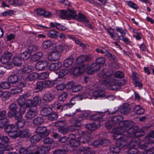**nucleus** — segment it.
I'll list each match as a JSON object with an SVG mask.
<instances>
[{"mask_svg": "<svg viewBox=\"0 0 154 154\" xmlns=\"http://www.w3.org/2000/svg\"><path fill=\"white\" fill-rule=\"evenodd\" d=\"M113 71L109 69H104L98 74V79L103 84L116 87L115 81L116 80L112 76Z\"/></svg>", "mask_w": 154, "mask_h": 154, "instance_id": "f257e3e1", "label": "nucleus"}, {"mask_svg": "<svg viewBox=\"0 0 154 154\" xmlns=\"http://www.w3.org/2000/svg\"><path fill=\"white\" fill-rule=\"evenodd\" d=\"M17 105L14 103L10 104V117H14L17 121L16 123V126L18 129L23 128L25 123V120L22 119V116L17 111Z\"/></svg>", "mask_w": 154, "mask_h": 154, "instance_id": "f03ea898", "label": "nucleus"}, {"mask_svg": "<svg viewBox=\"0 0 154 154\" xmlns=\"http://www.w3.org/2000/svg\"><path fill=\"white\" fill-rule=\"evenodd\" d=\"M114 134H115L113 136L114 138L117 140L116 142L117 146H120L121 148L125 146L127 147L128 144L132 141V139L129 136L128 134L127 135L125 134H122V133Z\"/></svg>", "mask_w": 154, "mask_h": 154, "instance_id": "7ed1b4c3", "label": "nucleus"}, {"mask_svg": "<svg viewBox=\"0 0 154 154\" xmlns=\"http://www.w3.org/2000/svg\"><path fill=\"white\" fill-rule=\"evenodd\" d=\"M104 29L108 32L112 39L114 41L119 42L120 38L125 36L127 32V30L126 29H123L121 27L116 26V30L120 34V35H119L117 32H115L114 29L111 27L108 28H105Z\"/></svg>", "mask_w": 154, "mask_h": 154, "instance_id": "20e7f679", "label": "nucleus"}, {"mask_svg": "<svg viewBox=\"0 0 154 154\" xmlns=\"http://www.w3.org/2000/svg\"><path fill=\"white\" fill-rule=\"evenodd\" d=\"M17 129L14 125H10V138L12 139L18 137L24 138L28 137L31 135L30 131L28 129H24L19 131Z\"/></svg>", "mask_w": 154, "mask_h": 154, "instance_id": "39448f33", "label": "nucleus"}, {"mask_svg": "<svg viewBox=\"0 0 154 154\" xmlns=\"http://www.w3.org/2000/svg\"><path fill=\"white\" fill-rule=\"evenodd\" d=\"M18 77L17 75H10V87H14L11 89V94L13 95L20 93L22 91V88L25 85L17 81Z\"/></svg>", "mask_w": 154, "mask_h": 154, "instance_id": "423d86ee", "label": "nucleus"}, {"mask_svg": "<svg viewBox=\"0 0 154 154\" xmlns=\"http://www.w3.org/2000/svg\"><path fill=\"white\" fill-rule=\"evenodd\" d=\"M123 119L120 121H119V127L114 128L112 131L114 133L120 134V133H125V131L128 129L125 128H128L129 129L131 128H134L133 126L134 125V122L131 121L126 120L123 121Z\"/></svg>", "mask_w": 154, "mask_h": 154, "instance_id": "0eeeda50", "label": "nucleus"}, {"mask_svg": "<svg viewBox=\"0 0 154 154\" xmlns=\"http://www.w3.org/2000/svg\"><path fill=\"white\" fill-rule=\"evenodd\" d=\"M126 133L129 134V136L132 139V141H135L136 140L138 143V140H139L138 137L144 135L145 134V132L143 131L139 130L138 126L128 129L126 131Z\"/></svg>", "mask_w": 154, "mask_h": 154, "instance_id": "6e6552de", "label": "nucleus"}, {"mask_svg": "<svg viewBox=\"0 0 154 154\" xmlns=\"http://www.w3.org/2000/svg\"><path fill=\"white\" fill-rule=\"evenodd\" d=\"M42 103L41 97L38 95L33 97V100L31 99H27L26 101V107H32L37 110V106L39 105Z\"/></svg>", "mask_w": 154, "mask_h": 154, "instance_id": "1a4fd4ad", "label": "nucleus"}, {"mask_svg": "<svg viewBox=\"0 0 154 154\" xmlns=\"http://www.w3.org/2000/svg\"><path fill=\"white\" fill-rule=\"evenodd\" d=\"M123 119L121 116H117L112 117L110 120L108 121L106 124V127L108 129L111 128L116 125H119V121Z\"/></svg>", "mask_w": 154, "mask_h": 154, "instance_id": "9d476101", "label": "nucleus"}, {"mask_svg": "<svg viewBox=\"0 0 154 154\" xmlns=\"http://www.w3.org/2000/svg\"><path fill=\"white\" fill-rule=\"evenodd\" d=\"M69 13L66 10H61L59 11L60 14L59 17L62 19H68L70 18H72L74 12V10L73 9H68Z\"/></svg>", "mask_w": 154, "mask_h": 154, "instance_id": "9b49d317", "label": "nucleus"}, {"mask_svg": "<svg viewBox=\"0 0 154 154\" xmlns=\"http://www.w3.org/2000/svg\"><path fill=\"white\" fill-rule=\"evenodd\" d=\"M75 98L73 97L70 100V103H68L64 105L63 106L59 103H55L54 106L55 108L58 110H62L63 109L65 110L68 109L70 108L75 103Z\"/></svg>", "mask_w": 154, "mask_h": 154, "instance_id": "f8f14e48", "label": "nucleus"}, {"mask_svg": "<svg viewBox=\"0 0 154 154\" xmlns=\"http://www.w3.org/2000/svg\"><path fill=\"white\" fill-rule=\"evenodd\" d=\"M77 133L78 134L76 135L80 136L77 137L80 144V143H85L89 141L90 140V137L86 134H85L84 131L79 130Z\"/></svg>", "mask_w": 154, "mask_h": 154, "instance_id": "ddd939ff", "label": "nucleus"}, {"mask_svg": "<svg viewBox=\"0 0 154 154\" xmlns=\"http://www.w3.org/2000/svg\"><path fill=\"white\" fill-rule=\"evenodd\" d=\"M1 61L4 65L5 67L7 69H10V52L8 51L5 52L2 55Z\"/></svg>", "mask_w": 154, "mask_h": 154, "instance_id": "4468645a", "label": "nucleus"}, {"mask_svg": "<svg viewBox=\"0 0 154 154\" xmlns=\"http://www.w3.org/2000/svg\"><path fill=\"white\" fill-rule=\"evenodd\" d=\"M35 133L38 134L41 137H44L49 135L50 133V131L47 129L46 127L45 126H39L36 129Z\"/></svg>", "mask_w": 154, "mask_h": 154, "instance_id": "2eb2a0df", "label": "nucleus"}, {"mask_svg": "<svg viewBox=\"0 0 154 154\" xmlns=\"http://www.w3.org/2000/svg\"><path fill=\"white\" fill-rule=\"evenodd\" d=\"M76 11L74 10L72 19H75L79 22H82L84 23L88 21V19L84 14L79 12L78 15H77L76 14Z\"/></svg>", "mask_w": 154, "mask_h": 154, "instance_id": "dca6fc26", "label": "nucleus"}, {"mask_svg": "<svg viewBox=\"0 0 154 154\" xmlns=\"http://www.w3.org/2000/svg\"><path fill=\"white\" fill-rule=\"evenodd\" d=\"M138 143L136 140L135 141H132L130 142V143L128 144L127 147L128 148V150L127 151L128 154H136L138 152V150L137 149L134 148V147L137 146Z\"/></svg>", "mask_w": 154, "mask_h": 154, "instance_id": "f3484780", "label": "nucleus"}, {"mask_svg": "<svg viewBox=\"0 0 154 154\" xmlns=\"http://www.w3.org/2000/svg\"><path fill=\"white\" fill-rule=\"evenodd\" d=\"M100 66L97 63H91L86 68V71L89 74H92L94 72L97 71L100 68Z\"/></svg>", "mask_w": 154, "mask_h": 154, "instance_id": "a211bd4d", "label": "nucleus"}, {"mask_svg": "<svg viewBox=\"0 0 154 154\" xmlns=\"http://www.w3.org/2000/svg\"><path fill=\"white\" fill-rule=\"evenodd\" d=\"M70 139L69 141V144L72 147H76L80 145L79 141L77 139V137L73 134H71L69 135Z\"/></svg>", "mask_w": 154, "mask_h": 154, "instance_id": "6ab92c4d", "label": "nucleus"}, {"mask_svg": "<svg viewBox=\"0 0 154 154\" xmlns=\"http://www.w3.org/2000/svg\"><path fill=\"white\" fill-rule=\"evenodd\" d=\"M48 66L47 61H39L38 62L35 67L36 69L38 71H41L46 69Z\"/></svg>", "mask_w": 154, "mask_h": 154, "instance_id": "aec40b11", "label": "nucleus"}, {"mask_svg": "<svg viewBox=\"0 0 154 154\" xmlns=\"http://www.w3.org/2000/svg\"><path fill=\"white\" fill-rule=\"evenodd\" d=\"M29 110L26 112L25 117L27 120L31 119L37 115V112L36 110H35V108L33 110L32 107H30Z\"/></svg>", "mask_w": 154, "mask_h": 154, "instance_id": "412c9836", "label": "nucleus"}, {"mask_svg": "<svg viewBox=\"0 0 154 154\" xmlns=\"http://www.w3.org/2000/svg\"><path fill=\"white\" fill-rule=\"evenodd\" d=\"M60 57V53L57 51H54L48 56V59L50 61H55L59 59Z\"/></svg>", "mask_w": 154, "mask_h": 154, "instance_id": "4be33fe9", "label": "nucleus"}, {"mask_svg": "<svg viewBox=\"0 0 154 154\" xmlns=\"http://www.w3.org/2000/svg\"><path fill=\"white\" fill-rule=\"evenodd\" d=\"M50 150V146H39L37 149V154H46L48 153Z\"/></svg>", "mask_w": 154, "mask_h": 154, "instance_id": "5701e85b", "label": "nucleus"}, {"mask_svg": "<svg viewBox=\"0 0 154 154\" xmlns=\"http://www.w3.org/2000/svg\"><path fill=\"white\" fill-rule=\"evenodd\" d=\"M93 95L96 98L100 97L104 98L105 97H106V95L105 94L104 91L103 89H101L100 87H98L97 90L93 92Z\"/></svg>", "mask_w": 154, "mask_h": 154, "instance_id": "b1692460", "label": "nucleus"}, {"mask_svg": "<svg viewBox=\"0 0 154 154\" xmlns=\"http://www.w3.org/2000/svg\"><path fill=\"white\" fill-rule=\"evenodd\" d=\"M62 66V63L58 61L56 63H51L49 66V69L51 71L58 70L61 68Z\"/></svg>", "mask_w": 154, "mask_h": 154, "instance_id": "393cba45", "label": "nucleus"}, {"mask_svg": "<svg viewBox=\"0 0 154 154\" xmlns=\"http://www.w3.org/2000/svg\"><path fill=\"white\" fill-rule=\"evenodd\" d=\"M121 148L120 146H112L110 148V151L107 154H119Z\"/></svg>", "mask_w": 154, "mask_h": 154, "instance_id": "a878e982", "label": "nucleus"}, {"mask_svg": "<svg viewBox=\"0 0 154 154\" xmlns=\"http://www.w3.org/2000/svg\"><path fill=\"white\" fill-rule=\"evenodd\" d=\"M134 112L136 114L141 115L144 113L145 110L140 105H136L134 107Z\"/></svg>", "mask_w": 154, "mask_h": 154, "instance_id": "bb28decb", "label": "nucleus"}, {"mask_svg": "<svg viewBox=\"0 0 154 154\" xmlns=\"http://www.w3.org/2000/svg\"><path fill=\"white\" fill-rule=\"evenodd\" d=\"M54 98L53 94L51 93L48 92L45 94L43 97V100L46 103H48L52 100Z\"/></svg>", "mask_w": 154, "mask_h": 154, "instance_id": "cd10ccee", "label": "nucleus"}, {"mask_svg": "<svg viewBox=\"0 0 154 154\" xmlns=\"http://www.w3.org/2000/svg\"><path fill=\"white\" fill-rule=\"evenodd\" d=\"M154 131L149 133L145 137L146 142L149 143H154Z\"/></svg>", "mask_w": 154, "mask_h": 154, "instance_id": "c85d7f7f", "label": "nucleus"}, {"mask_svg": "<svg viewBox=\"0 0 154 154\" xmlns=\"http://www.w3.org/2000/svg\"><path fill=\"white\" fill-rule=\"evenodd\" d=\"M74 58L72 56H70L65 59L63 63V66L66 68H68L71 66L73 62Z\"/></svg>", "mask_w": 154, "mask_h": 154, "instance_id": "c756f323", "label": "nucleus"}, {"mask_svg": "<svg viewBox=\"0 0 154 154\" xmlns=\"http://www.w3.org/2000/svg\"><path fill=\"white\" fill-rule=\"evenodd\" d=\"M33 124L36 126L42 124L44 122V119L42 117H37L33 120Z\"/></svg>", "mask_w": 154, "mask_h": 154, "instance_id": "7c9ffc66", "label": "nucleus"}, {"mask_svg": "<svg viewBox=\"0 0 154 154\" xmlns=\"http://www.w3.org/2000/svg\"><path fill=\"white\" fill-rule=\"evenodd\" d=\"M52 111V109L51 108L45 107L41 110L40 112V114L42 116L48 117Z\"/></svg>", "mask_w": 154, "mask_h": 154, "instance_id": "2f4dec72", "label": "nucleus"}, {"mask_svg": "<svg viewBox=\"0 0 154 154\" xmlns=\"http://www.w3.org/2000/svg\"><path fill=\"white\" fill-rule=\"evenodd\" d=\"M130 110L129 105L128 103H125L121 107V112L122 113L125 114L129 112Z\"/></svg>", "mask_w": 154, "mask_h": 154, "instance_id": "473e14b6", "label": "nucleus"}, {"mask_svg": "<svg viewBox=\"0 0 154 154\" xmlns=\"http://www.w3.org/2000/svg\"><path fill=\"white\" fill-rule=\"evenodd\" d=\"M31 54L27 51L23 52L18 55V56L20 57L21 59L24 60H28L30 57Z\"/></svg>", "mask_w": 154, "mask_h": 154, "instance_id": "72a5a7b5", "label": "nucleus"}, {"mask_svg": "<svg viewBox=\"0 0 154 154\" xmlns=\"http://www.w3.org/2000/svg\"><path fill=\"white\" fill-rule=\"evenodd\" d=\"M20 57H14L13 59L12 62L15 66H21L22 64V60Z\"/></svg>", "mask_w": 154, "mask_h": 154, "instance_id": "f704fd0d", "label": "nucleus"}, {"mask_svg": "<svg viewBox=\"0 0 154 154\" xmlns=\"http://www.w3.org/2000/svg\"><path fill=\"white\" fill-rule=\"evenodd\" d=\"M58 32L56 30H50L48 33V36L52 38L57 39L58 37L57 35Z\"/></svg>", "mask_w": 154, "mask_h": 154, "instance_id": "c9c22d12", "label": "nucleus"}, {"mask_svg": "<svg viewBox=\"0 0 154 154\" xmlns=\"http://www.w3.org/2000/svg\"><path fill=\"white\" fill-rule=\"evenodd\" d=\"M88 114L86 113L81 114L77 118L75 119L74 123L78 124L80 123L84 119V117L88 116Z\"/></svg>", "mask_w": 154, "mask_h": 154, "instance_id": "e433bc0d", "label": "nucleus"}, {"mask_svg": "<svg viewBox=\"0 0 154 154\" xmlns=\"http://www.w3.org/2000/svg\"><path fill=\"white\" fill-rule=\"evenodd\" d=\"M57 80H47L44 82V87H52L55 84L57 83Z\"/></svg>", "mask_w": 154, "mask_h": 154, "instance_id": "4c0bfd02", "label": "nucleus"}, {"mask_svg": "<svg viewBox=\"0 0 154 154\" xmlns=\"http://www.w3.org/2000/svg\"><path fill=\"white\" fill-rule=\"evenodd\" d=\"M41 137L38 134L32 136L30 138V142L32 143H35L38 142Z\"/></svg>", "mask_w": 154, "mask_h": 154, "instance_id": "58836bf2", "label": "nucleus"}, {"mask_svg": "<svg viewBox=\"0 0 154 154\" xmlns=\"http://www.w3.org/2000/svg\"><path fill=\"white\" fill-rule=\"evenodd\" d=\"M96 51L98 53H100L102 54H104L105 56H108V54H109V52L108 50L105 48H96Z\"/></svg>", "mask_w": 154, "mask_h": 154, "instance_id": "ea45409f", "label": "nucleus"}, {"mask_svg": "<svg viewBox=\"0 0 154 154\" xmlns=\"http://www.w3.org/2000/svg\"><path fill=\"white\" fill-rule=\"evenodd\" d=\"M10 76L8 78V82H3L0 83L1 88L4 89H8L10 88V82L8 81Z\"/></svg>", "mask_w": 154, "mask_h": 154, "instance_id": "a19ab883", "label": "nucleus"}, {"mask_svg": "<svg viewBox=\"0 0 154 154\" xmlns=\"http://www.w3.org/2000/svg\"><path fill=\"white\" fill-rule=\"evenodd\" d=\"M82 124H77L75 123H74V124L73 125L70 126L69 127V128L70 130L72 131H77V134H78L77 132H78V131L79 130V129H80V127Z\"/></svg>", "mask_w": 154, "mask_h": 154, "instance_id": "79ce46f5", "label": "nucleus"}, {"mask_svg": "<svg viewBox=\"0 0 154 154\" xmlns=\"http://www.w3.org/2000/svg\"><path fill=\"white\" fill-rule=\"evenodd\" d=\"M85 127L88 130L92 131L96 130L98 126L95 123H93L87 124L85 125Z\"/></svg>", "mask_w": 154, "mask_h": 154, "instance_id": "37998d69", "label": "nucleus"}, {"mask_svg": "<svg viewBox=\"0 0 154 154\" xmlns=\"http://www.w3.org/2000/svg\"><path fill=\"white\" fill-rule=\"evenodd\" d=\"M53 43L49 40L44 41L42 43V47L44 49L50 48L53 45Z\"/></svg>", "mask_w": 154, "mask_h": 154, "instance_id": "c03bdc74", "label": "nucleus"}, {"mask_svg": "<svg viewBox=\"0 0 154 154\" xmlns=\"http://www.w3.org/2000/svg\"><path fill=\"white\" fill-rule=\"evenodd\" d=\"M73 74L75 76H78L82 73V70L81 69L80 67L76 66L74 68Z\"/></svg>", "mask_w": 154, "mask_h": 154, "instance_id": "a18cd8bd", "label": "nucleus"}, {"mask_svg": "<svg viewBox=\"0 0 154 154\" xmlns=\"http://www.w3.org/2000/svg\"><path fill=\"white\" fill-rule=\"evenodd\" d=\"M38 74L35 72H32L29 74L27 77L28 80L33 81L36 79L38 78Z\"/></svg>", "mask_w": 154, "mask_h": 154, "instance_id": "49530a36", "label": "nucleus"}, {"mask_svg": "<svg viewBox=\"0 0 154 154\" xmlns=\"http://www.w3.org/2000/svg\"><path fill=\"white\" fill-rule=\"evenodd\" d=\"M42 56V52H38L34 54L32 57V59L33 60L37 61L39 60Z\"/></svg>", "mask_w": 154, "mask_h": 154, "instance_id": "de8ad7c7", "label": "nucleus"}, {"mask_svg": "<svg viewBox=\"0 0 154 154\" xmlns=\"http://www.w3.org/2000/svg\"><path fill=\"white\" fill-rule=\"evenodd\" d=\"M49 72H43L38 75V78L40 80H44L48 78Z\"/></svg>", "mask_w": 154, "mask_h": 154, "instance_id": "09e8293b", "label": "nucleus"}, {"mask_svg": "<svg viewBox=\"0 0 154 154\" xmlns=\"http://www.w3.org/2000/svg\"><path fill=\"white\" fill-rule=\"evenodd\" d=\"M144 143L143 142H140V140H138V143L137 145L139 148L141 149H144L147 147L148 144L150 143H147L146 142L145 138L144 139Z\"/></svg>", "mask_w": 154, "mask_h": 154, "instance_id": "8fccbe9b", "label": "nucleus"}, {"mask_svg": "<svg viewBox=\"0 0 154 154\" xmlns=\"http://www.w3.org/2000/svg\"><path fill=\"white\" fill-rule=\"evenodd\" d=\"M96 63L100 65V66L103 65V64L105 63V60L104 58L103 57H100L97 58L96 60Z\"/></svg>", "mask_w": 154, "mask_h": 154, "instance_id": "3c124183", "label": "nucleus"}, {"mask_svg": "<svg viewBox=\"0 0 154 154\" xmlns=\"http://www.w3.org/2000/svg\"><path fill=\"white\" fill-rule=\"evenodd\" d=\"M67 97V94L65 92H63L58 97V100L60 101H64Z\"/></svg>", "mask_w": 154, "mask_h": 154, "instance_id": "603ef678", "label": "nucleus"}, {"mask_svg": "<svg viewBox=\"0 0 154 154\" xmlns=\"http://www.w3.org/2000/svg\"><path fill=\"white\" fill-rule=\"evenodd\" d=\"M38 47L35 45H31L28 48L27 51L31 54L33 52L36 51L38 49Z\"/></svg>", "mask_w": 154, "mask_h": 154, "instance_id": "864d4df0", "label": "nucleus"}, {"mask_svg": "<svg viewBox=\"0 0 154 154\" xmlns=\"http://www.w3.org/2000/svg\"><path fill=\"white\" fill-rule=\"evenodd\" d=\"M32 71L31 68L28 65L24 66L22 69V72L23 73H27L30 72Z\"/></svg>", "mask_w": 154, "mask_h": 154, "instance_id": "5fc2aeb1", "label": "nucleus"}, {"mask_svg": "<svg viewBox=\"0 0 154 154\" xmlns=\"http://www.w3.org/2000/svg\"><path fill=\"white\" fill-rule=\"evenodd\" d=\"M58 117L57 113L55 112H52L48 116V119L50 121H54Z\"/></svg>", "mask_w": 154, "mask_h": 154, "instance_id": "6e6d98bb", "label": "nucleus"}, {"mask_svg": "<svg viewBox=\"0 0 154 154\" xmlns=\"http://www.w3.org/2000/svg\"><path fill=\"white\" fill-rule=\"evenodd\" d=\"M120 40L122 41L126 45H131V42L129 40V39L127 37L125 36L121 37L120 39Z\"/></svg>", "mask_w": 154, "mask_h": 154, "instance_id": "4d7b16f0", "label": "nucleus"}, {"mask_svg": "<svg viewBox=\"0 0 154 154\" xmlns=\"http://www.w3.org/2000/svg\"><path fill=\"white\" fill-rule=\"evenodd\" d=\"M44 87V83L41 81H39L37 82L35 89H38L39 91H42Z\"/></svg>", "mask_w": 154, "mask_h": 154, "instance_id": "13d9d810", "label": "nucleus"}, {"mask_svg": "<svg viewBox=\"0 0 154 154\" xmlns=\"http://www.w3.org/2000/svg\"><path fill=\"white\" fill-rule=\"evenodd\" d=\"M124 76V74L121 71H116L114 74V76L116 78H122Z\"/></svg>", "mask_w": 154, "mask_h": 154, "instance_id": "bf43d9fd", "label": "nucleus"}, {"mask_svg": "<svg viewBox=\"0 0 154 154\" xmlns=\"http://www.w3.org/2000/svg\"><path fill=\"white\" fill-rule=\"evenodd\" d=\"M9 141V139L7 136H0V143L2 142L5 143H7Z\"/></svg>", "mask_w": 154, "mask_h": 154, "instance_id": "052dcab7", "label": "nucleus"}, {"mask_svg": "<svg viewBox=\"0 0 154 154\" xmlns=\"http://www.w3.org/2000/svg\"><path fill=\"white\" fill-rule=\"evenodd\" d=\"M68 73V70L66 69H61L59 72V76L60 78H63Z\"/></svg>", "mask_w": 154, "mask_h": 154, "instance_id": "680f3d73", "label": "nucleus"}, {"mask_svg": "<svg viewBox=\"0 0 154 154\" xmlns=\"http://www.w3.org/2000/svg\"><path fill=\"white\" fill-rule=\"evenodd\" d=\"M10 0V5H13L14 6H18L22 5V2L21 0H13L12 2Z\"/></svg>", "mask_w": 154, "mask_h": 154, "instance_id": "e2e57ef3", "label": "nucleus"}, {"mask_svg": "<svg viewBox=\"0 0 154 154\" xmlns=\"http://www.w3.org/2000/svg\"><path fill=\"white\" fill-rule=\"evenodd\" d=\"M82 88V87L80 85H74L72 91L73 92H76L81 90Z\"/></svg>", "mask_w": 154, "mask_h": 154, "instance_id": "0e129e2a", "label": "nucleus"}, {"mask_svg": "<svg viewBox=\"0 0 154 154\" xmlns=\"http://www.w3.org/2000/svg\"><path fill=\"white\" fill-rule=\"evenodd\" d=\"M58 131L60 133L64 134L68 132L69 129L68 128L61 126L58 128Z\"/></svg>", "mask_w": 154, "mask_h": 154, "instance_id": "69168bd1", "label": "nucleus"}, {"mask_svg": "<svg viewBox=\"0 0 154 154\" xmlns=\"http://www.w3.org/2000/svg\"><path fill=\"white\" fill-rule=\"evenodd\" d=\"M67 47V45H59L57 47L56 51L60 53L65 50Z\"/></svg>", "mask_w": 154, "mask_h": 154, "instance_id": "338daca9", "label": "nucleus"}, {"mask_svg": "<svg viewBox=\"0 0 154 154\" xmlns=\"http://www.w3.org/2000/svg\"><path fill=\"white\" fill-rule=\"evenodd\" d=\"M66 151L64 149H58L55 150L53 153V154H66Z\"/></svg>", "mask_w": 154, "mask_h": 154, "instance_id": "774afa93", "label": "nucleus"}]
</instances>
